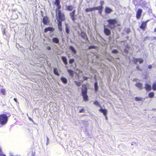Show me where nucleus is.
<instances>
[{
  "label": "nucleus",
  "mask_w": 156,
  "mask_h": 156,
  "mask_svg": "<svg viewBox=\"0 0 156 156\" xmlns=\"http://www.w3.org/2000/svg\"><path fill=\"white\" fill-rule=\"evenodd\" d=\"M55 4L57 6L56 9V16L57 19H59L61 20L64 19V15L61 12L60 9L61 8V6L59 4V0H55Z\"/></svg>",
  "instance_id": "f257e3e1"
},
{
  "label": "nucleus",
  "mask_w": 156,
  "mask_h": 156,
  "mask_svg": "<svg viewBox=\"0 0 156 156\" xmlns=\"http://www.w3.org/2000/svg\"><path fill=\"white\" fill-rule=\"evenodd\" d=\"M7 117L3 114L0 115V127L6 124L7 121Z\"/></svg>",
  "instance_id": "f03ea898"
},
{
  "label": "nucleus",
  "mask_w": 156,
  "mask_h": 156,
  "mask_svg": "<svg viewBox=\"0 0 156 156\" xmlns=\"http://www.w3.org/2000/svg\"><path fill=\"white\" fill-rule=\"evenodd\" d=\"M82 86L84 88L82 89V96L83 97L84 100L85 101H87L88 100V97L87 95V88L85 85H83Z\"/></svg>",
  "instance_id": "7ed1b4c3"
},
{
  "label": "nucleus",
  "mask_w": 156,
  "mask_h": 156,
  "mask_svg": "<svg viewBox=\"0 0 156 156\" xmlns=\"http://www.w3.org/2000/svg\"><path fill=\"white\" fill-rule=\"evenodd\" d=\"M108 26L111 28H114L117 24L116 21L115 20L111 19L108 20Z\"/></svg>",
  "instance_id": "20e7f679"
},
{
  "label": "nucleus",
  "mask_w": 156,
  "mask_h": 156,
  "mask_svg": "<svg viewBox=\"0 0 156 156\" xmlns=\"http://www.w3.org/2000/svg\"><path fill=\"white\" fill-rule=\"evenodd\" d=\"M132 61L134 62V63L136 64V65L138 64V62H139L140 64L142 63L144 61L142 59H136L135 58H133Z\"/></svg>",
  "instance_id": "39448f33"
},
{
  "label": "nucleus",
  "mask_w": 156,
  "mask_h": 156,
  "mask_svg": "<svg viewBox=\"0 0 156 156\" xmlns=\"http://www.w3.org/2000/svg\"><path fill=\"white\" fill-rule=\"evenodd\" d=\"M57 17V16H56ZM57 20H58V26L59 30L60 31H62V23L61 21H63L65 20V19L63 20H61V19H57L56 18Z\"/></svg>",
  "instance_id": "423d86ee"
},
{
  "label": "nucleus",
  "mask_w": 156,
  "mask_h": 156,
  "mask_svg": "<svg viewBox=\"0 0 156 156\" xmlns=\"http://www.w3.org/2000/svg\"><path fill=\"white\" fill-rule=\"evenodd\" d=\"M42 22L44 24H48L49 22L48 18L46 16L44 17L43 19Z\"/></svg>",
  "instance_id": "0eeeda50"
},
{
  "label": "nucleus",
  "mask_w": 156,
  "mask_h": 156,
  "mask_svg": "<svg viewBox=\"0 0 156 156\" xmlns=\"http://www.w3.org/2000/svg\"><path fill=\"white\" fill-rule=\"evenodd\" d=\"M142 13V10L140 9H139L137 12L136 17L137 19H139L140 18L141 16V13Z\"/></svg>",
  "instance_id": "6e6552de"
},
{
  "label": "nucleus",
  "mask_w": 156,
  "mask_h": 156,
  "mask_svg": "<svg viewBox=\"0 0 156 156\" xmlns=\"http://www.w3.org/2000/svg\"><path fill=\"white\" fill-rule=\"evenodd\" d=\"M69 49L71 50L74 55H75L77 53V51L75 49L74 47L72 46H70L69 47Z\"/></svg>",
  "instance_id": "1a4fd4ad"
},
{
  "label": "nucleus",
  "mask_w": 156,
  "mask_h": 156,
  "mask_svg": "<svg viewBox=\"0 0 156 156\" xmlns=\"http://www.w3.org/2000/svg\"><path fill=\"white\" fill-rule=\"evenodd\" d=\"M104 32L107 35H109L110 33L109 29L106 28L105 26L104 27Z\"/></svg>",
  "instance_id": "9d476101"
},
{
  "label": "nucleus",
  "mask_w": 156,
  "mask_h": 156,
  "mask_svg": "<svg viewBox=\"0 0 156 156\" xmlns=\"http://www.w3.org/2000/svg\"><path fill=\"white\" fill-rule=\"evenodd\" d=\"M54 30V29L52 27H48L46 28L44 30V32H47L48 31H53Z\"/></svg>",
  "instance_id": "9b49d317"
},
{
  "label": "nucleus",
  "mask_w": 156,
  "mask_h": 156,
  "mask_svg": "<svg viewBox=\"0 0 156 156\" xmlns=\"http://www.w3.org/2000/svg\"><path fill=\"white\" fill-rule=\"evenodd\" d=\"M99 111L103 113L105 116H106L107 113V111L106 109H100L99 110Z\"/></svg>",
  "instance_id": "f8f14e48"
},
{
  "label": "nucleus",
  "mask_w": 156,
  "mask_h": 156,
  "mask_svg": "<svg viewBox=\"0 0 156 156\" xmlns=\"http://www.w3.org/2000/svg\"><path fill=\"white\" fill-rule=\"evenodd\" d=\"M76 10H73V11L71 12L70 14V15L71 16V17L72 20H74V16Z\"/></svg>",
  "instance_id": "ddd939ff"
},
{
  "label": "nucleus",
  "mask_w": 156,
  "mask_h": 156,
  "mask_svg": "<svg viewBox=\"0 0 156 156\" xmlns=\"http://www.w3.org/2000/svg\"><path fill=\"white\" fill-rule=\"evenodd\" d=\"M102 8V6H99L97 7H94V10H98L99 11V12L100 14H101V9Z\"/></svg>",
  "instance_id": "4468645a"
},
{
  "label": "nucleus",
  "mask_w": 156,
  "mask_h": 156,
  "mask_svg": "<svg viewBox=\"0 0 156 156\" xmlns=\"http://www.w3.org/2000/svg\"><path fill=\"white\" fill-rule=\"evenodd\" d=\"M66 7L67 9L70 11H72L74 8V6L72 5L67 6Z\"/></svg>",
  "instance_id": "2eb2a0df"
},
{
  "label": "nucleus",
  "mask_w": 156,
  "mask_h": 156,
  "mask_svg": "<svg viewBox=\"0 0 156 156\" xmlns=\"http://www.w3.org/2000/svg\"><path fill=\"white\" fill-rule=\"evenodd\" d=\"M145 88L147 90H150L151 89V85L146 83L145 85Z\"/></svg>",
  "instance_id": "dca6fc26"
},
{
  "label": "nucleus",
  "mask_w": 156,
  "mask_h": 156,
  "mask_svg": "<svg viewBox=\"0 0 156 156\" xmlns=\"http://www.w3.org/2000/svg\"><path fill=\"white\" fill-rule=\"evenodd\" d=\"M61 80L64 83H66L67 82V79L63 76H62L61 77Z\"/></svg>",
  "instance_id": "f3484780"
},
{
  "label": "nucleus",
  "mask_w": 156,
  "mask_h": 156,
  "mask_svg": "<svg viewBox=\"0 0 156 156\" xmlns=\"http://www.w3.org/2000/svg\"><path fill=\"white\" fill-rule=\"evenodd\" d=\"M136 86L140 89L143 88V85L141 83H138L136 84Z\"/></svg>",
  "instance_id": "a211bd4d"
},
{
  "label": "nucleus",
  "mask_w": 156,
  "mask_h": 156,
  "mask_svg": "<svg viewBox=\"0 0 156 156\" xmlns=\"http://www.w3.org/2000/svg\"><path fill=\"white\" fill-rule=\"evenodd\" d=\"M147 22V21L145 22H143V23L142 24L141 26H140V28L141 29H144L145 28V27L146 26V23Z\"/></svg>",
  "instance_id": "6ab92c4d"
},
{
  "label": "nucleus",
  "mask_w": 156,
  "mask_h": 156,
  "mask_svg": "<svg viewBox=\"0 0 156 156\" xmlns=\"http://www.w3.org/2000/svg\"><path fill=\"white\" fill-rule=\"evenodd\" d=\"M1 93L2 94L5 95L6 94L5 90L4 89H2L0 86V93Z\"/></svg>",
  "instance_id": "aec40b11"
},
{
  "label": "nucleus",
  "mask_w": 156,
  "mask_h": 156,
  "mask_svg": "<svg viewBox=\"0 0 156 156\" xmlns=\"http://www.w3.org/2000/svg\"><path fill=\"white\" fill-rule=\"evenodd\" d=\"M53 72H54V73L55 75H56L58 76H59V74L58 73V69H56V68H54V70H53Z\"/></svg>",
  "instance_id": "412c9836"
},
{
  "label": "nucleus",
  "mask_w": 156,
  "mask_h": 156,
  "mask_svg": "<svg viewBox=\"0 0 156 156\" xmlns=\"http://www.w3.org/2000/svg\"><path fill=\"white\" fill-rule=\"evenodd\" d=\"M94 10V7L92 8H87L85 10V11L87 12H88L90 11H92Z\"/></svg>",
  "instance_id": "4be33fe9"
},
{
  "label": "nucleus",
  "mask_w": 156,
  "mask_h": 156,
  "mask_svg": "<svg viewBox=\"0 0 156 156\" xmlns=\"http://www.w3.org/2000/svg\"><path fill=\"white\" fill-rule=\"evenodd\" d=\"M62 59L63 61L64 62V63L66 65L67 64L68 62H67L66 58V57H62Z\"/></svg>",
  "instance_id": "5701e85b"
},
{
  "label": "nucleus",
  "mask_w": 156,
  "mask_h": 156,
  "mask_svg": "<svg viewBox=\"0 0 156 156\" xmlns=\"http://www.w3.org/2000/svg\"><path fill=\"white\" fill-rule=\"evenodd\" d=\"M112 10L111 9L108 7H106L105 9V11L106 13H109L111 12Z\"/></svg>",
  "instance_id": "b1692460"
},
{
  "label": "nucleus",
  "mask_w": 156,
  "mask_h": 156,
  "mask_svg": "<svg viewBox=\"0 0 156 156\" xmlns=\"http://www.w3.org/2000/svg\"><path fill=\"white\" fill-rule=\"evenodd\" d=\"M52 41L53 42L58 43L59 42V40L57 38H54L52 39Z\"/></svg>",
  "instance_id": "393cba45"
},
{
  "label": "nucleus",
  "mask_w": 156,
  "mask_h": 156,
  "mask_svg": "<svg viewBox=\"0 0 156 156\" xmlns=\"http://www.w3.org/2000/svg\"><path fill=\"white\" fill-rule=\"evenodd\" d=\"M66 33L67 34H69V33L70 31L69 29V27L67 25H66Z\"/></svg>",
  "instance_id": "a878e982"
},
{
  "label": "nucleus",
  "mask_w": 156,
  "mask_h": 156,
  "mask_svg": "<svg viewBox=\"0 0 156 156\" xmlns=\"http://www.w3.org/2000/svg\"><path fill=\"white\" fill-rule=\"evenodd\" d=\"M68 72L69 73L71 76H73V72L72 70L70 69H68Z\"/></svg>",
  "instance_id": "bb28decb"
},
{
  "label": "nucleus",
  "mask_w": 156,
  "mask_h": 156,
  "mask_svg": "<svg viewBox=\"0 0 156 156\" xmlns=\"http://www.w3.org/2000/svg\"><path fill=\"white\" fill-rule=\"evenodd\" d=\"M94 89L95 90L97 91L98 90V83L97 82H96L94 83Z\"/></svg>",
  "instance_id": "cd10ccee"
},
{
  "label": "nucleus",
  "mask_w": 156,
  "mask_h": 156,
  "mask_svg": "<svg viewBox=\"0 0 156 156\" xmlns=\"http://www.w3.org/2000/svg\"><path fill=\"white\" fill-rule=\"evenodd\" d=\"M152 89L154 90H156V82H154L153 85Z\"/></svg>",
  "instance_id": "c85d7f7f"
},
{
  "label": "nucleus",
  "mask_w": 156,
  "mask_h": 156,
  "mask_svg": "<svg viewBox=\"0 0 156 156\" xmlns=\"http://www.w3.org/2000/svg\"><path fill=\"white\" fill-rule=\"evenodd\" d=\"M94 104L97 106H100L99 103L97 101H95L94 102Z\"/></svg>",
  "instance_id": "c756f323"
},
{
  "label": "nucleus",
  "mask_w": 156,
  "mask_h": 156,
  "mask_svg": "<svg viewBox=\"0 0 156 156\" xmlns=\"http://www.w3.org/2000/svg\"><path fill=\"white\" fill-rule=\"evenodd\" d=\"M154 93L153 92H151L149 94V97L150 98H152L154 96Z\"/></svg>",
  "instance_id": "7c9ffc66"
},
{
  "label": "nucleus",
  "mask_w": 156,
  "mask_h": 156,
  "mask_svg": "<svg viewBox=\"0 0 156 156\" xmlns=\"http://www.w3.org/2000/svg\"><path fill=\"white\" fill-rule=\"evenodd\" d=\"M75 84L78 86H80L81 84V83L79 82H77L76 81H75Z\"/></svg>",
  "instance_id": "2f4dec72"
},
{
  "label": "nucleus",
  "mask_w": 156,
  "mask_h": 156,
  "mask_svg": "<svg viewBox=\"0 0 156 156\" xmlns=\"http://www.w3.org/2000/svg\"><path fill=\"white\" fill-rule=\"evenodd\" d=\"M135 100L136 101H141L142 100V98H138V97H136L135 98Z\"/></svg>",
  "instance_id": "473e14b6"
},
{
  "label": "nucleus",
  "mask_w": 156,
  "mask_h": 156,
  "mask_svg": "<svg viewBox=\"0 0 156 156\" xmlns=\"http://www.w3.org/2000/svg\"><path fill=\"white\" fill-rule=\"evenodd\" d=\"M74 62V59H70L69 61V63L72 64Z\"/></svg>",
  "instance_id": "72a5a7b5"
},
{
  "label": "nucleus",
  "mask_w": 156,
  "mask_h": 156,
  "mask_svg": "<svg viewBox=\"0 0 156 156\" xmlns=\"http://www.w3.org/2000/svg\"><path fill=\"white\" fill-rule=\"evenodd\" d=\"M128 48L127 47L126 49L124 50V51L126 53H127L128 52V50H127Z\"/></svg>",
  "instance_id": "f704fd0d"
},
{
  "label": "nucleus",
  "mask_w": 156,
  "mask_h": 156,
  "mask_svg": "<svg viewBox=\"0 0 156 156\" xmlns=\"http://www.w3.org/2000/svg\"><path fill=\"white\" fill-rule=\"evenodd\" d=\"M82 34L83 35H82V36H83V38L84 39H86V35L85 34H84V33H83Z\"/></svg>",
  "instance_id": "c9c22d12"
},
{
  "label": "nucleus",
  "mask_w": 156,
  "mask_h": 156,
  "mask_svg": "<svg viewBox=\"0 0 156 156\" xmlns=\"http://www.w3.org/2000/svg\"><path fill=\"white\" fill-rule=\"evenodd\" d=\"M95 48V47L94 46H90L89 48V49H91L92 48Z\"/></svg>",
  "instance_id": "e433bc0d"
},
{
  "label": "nucleus",
  "mask_w": 156,
  "mask_h": 156,
  "mask_svg": "<svg viewBox=\"0 0 156 156\" xmlns=\"http://www.w3.org/2000/svg\"><path fill=\"white\" fill-rule=\"evenodd\" d=\"M112 52L114 53H116L117 52V51L116 50H114L112 51Z\"/></svg>",
  "instance_id": "4c0bfd02"
},
{
  "label": "nucleus",
  "mask_w": 156,
  "mask_h": 156,
  "mask_svg": "<svg viewBox=\"0 0 156 156\" xmlns=\"http://www.w3.org/2000/svg\"><path fill=\"white\" fill-rule=\"evenodd\" d=\"M100 3L101 5H102L104 4V2L103 1H101Z\"/></svg>",
  "instance_id": "58836bf2"
},
{
  "label": "nucleus",
  "mask_w": 156,
  "mask_h": 156,
  "mask_svg": "<svg viewBox=\"0 0 156 156\" xmlns=\"http://www.w3.org/2000/svg\"><path fill=\"white\" fill-rule=\"evenodd\" d=\"M47 49L48 50H50L51 49V48L49 46H48L47 47Z\"/></svg>",
  "instance_id": "ea45409f"
},
{
  "label": "nucleus",
  "mask_w": 156,
  "mask_h": 156,
  "mask_svg": "<svg viewBox=\"0 0 156 156\" xmlns=\"http://www.w3.org/2000/svg\"><path fill=\"white\" fill-rule=\"evenodd\" d=\"M148 68L149 69H151L152 68V66L151 65H149L148 66Z\"/></svg>",
  "instance_id": "a19ab883"
},
{
  "label": "nucleus",
  "mask_w": 156,
  "mask_h": 156,
  "mask_svg": "<svg viewBox=\"0 0 156 156\" xmlns=\"http://www.w3.org/2000/svg\"><path fill=\"white\" fill-rule=\"evenodd\" d=\"M84 110L83 109L80 110V112H84Z\"/></svg>",
  "instance_id": "79ce46f5"
},
{
  "label": "nucleus",
  "mask_w": 156,
  "mask_h": 156,
  "mask_svg": "<svg viewBox=\"0 0 156 156\" xmlns=\"http://www.w3.org/2000/svg\"><path fill=\"white\" fill-rule=\"evenodd\" d=\"M136 68H137V69L138 70H140V69L139 68V66H137Z\"/></svg>",
  "instance_id": "37998d69"
},
{
  "label": "nucleus",
  "mask_w": 156,
  "mask_h": 156,
  "mask_svg": "<svg viewBox=\"0 0 156 156\" xmlns=\"http://www.w3.org/2000/svg\"><path fill=\"white\" fill-rule=\"evenodd\" d=\"M1 154V153L0 154V156H6L5 155H4V154Z\"/></svg>",
  "instance_id": "c03bdc74"
},
{
  "label": "nucleus",
  "mask_w": 156,
  "mask_h": 156,
  "mask_svg": "<svg viewBox=\"0 0 156 156\" xmlns=\"http://www.w3.org/2000/svg\"><path fill=\"white\" fill-rule=\"evenodd\" d=\"M87 79V78L86 77H83V79L84 80H86Z\"/></svg>",
  "instance_id": "a18cd8bd"
},
{
  "label": "nucleus",
  "mask_w": 156,
  "mask_h": 156,
  "mask_svg": "<svg viewBox=\"0 0 156 156\" xmlns=\"http://www.w3.org/2000/svg\"><path fill=\"white\" fill-rule=\"evenodd\" d=\"M14 100L16 102H17V99H16V98H14Z\"/></svg>",
  "instance_id": "49530a36"
},
{
  "label": "nucleus",
  "mask_w": 156,
  "mask_h": 156,
  "mask_svg": "<svg viewBox=\"0 0 156 156\" xmlns=\"http://www.w3.org/2000/svg\"><path fill=\"white\" fill-rule=\"evenodd\" d=\"M154 31L156 32V28L154 29Z\"/></svg>",
  "instance_id": "de8ad7c7"
},
{
  "label": "nucleus",
  "mask_w": 156,
  "mask_h": 156,
  "mask_svg": "<svg viewBox=\"0 0 156 156\" xmlns=\"http://www.w3.org/2000/svg\"><path fill=\"white\" fill-rule=\"evenodd\" d=\"M105 118H106V119H107V117L106 116V117H105Z\"/></svg>",
  "instance_id": "09e8293b"
},
{
  "label": "nucleus",
  "mask_w": 156,
  "mask_h": 156,
  "mask_svg": "<svg viewBox=\"0 0 156 156\" xmlns=\"http://www.w3.org/2000/svg\"><path fill=\"white\" fill-rule=\"evenodd\" d=\"M96 57H97V58H98V56H97V55H96Z\"/></svg>",
  "instance_id": "8fccbe9b"
},
{
  "label": "nucleus",
  "mask_w": 156,
  "mask_h": 156,
  "mask_svg": "<svg viewBox=\"0 0 156 156\" xmlns=\"http://www.w3.org/2000/svg\"><path fill=\"white\" fill-rule=\"evenodd\" d=\"M74 57H75V58H76V56H75Z\"/></svg>",
  "instance_id": "3c124183"
}]
</instances>
